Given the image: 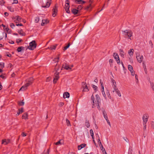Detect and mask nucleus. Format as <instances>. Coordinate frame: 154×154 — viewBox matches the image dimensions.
I'll use <instances>...</instances> for the list:
<instances>
[{
	"instance_id": "obj_1",
	"label": "nucleus",
	"mask_w": 154,
	"mask_h": 154,
	"mask_svg": "<svg viewBox=\"0 0 154 154\" xmlns=\"http://www.w3.org/2000/svg\"><path fill=\"white\" fill-rule=\"evenodd\" d=\"M122 33L125 38L131 39V37L133 35V33L131 30H125L124 31H122Z\"/></svg>"
},
{
	"instance_id": "obj_2",
	"label": "nucleus",
	"mask_w": 154,
	"mask_h": 154,
	"mask_svg": "<svg viewBox=\"0 0 154 154\" xmlns=\"http://www.w3.org/2000/svg\"><path fill=\"white\" fill-rule=\"evenodd\" d=\"M96 101H95V104H96L98 109H100L99 105L101 104L100 98L99 95L98 94L96 95Z\"/></svg>"
},
{
	"instance_id": "obj_3",
	"label": "nucleus",
	"mask_w": 154,
	"mask_h": 154,
	"mask_svg": "<svg viewBox=\"0 0 154 154\" xmlns=\"http://www.w3.org/2000/svg\"><path fill=\"white\" fill-rule=\"evenodd\" d=\"M36 47V44L35 40L32 41L29 43V46H28V48L31 50H33Z\"/></svg>"
},
{
	"instance_id": "obj_4",
	"label": "nucleus",
	"mask_w": 154,
	"mask_h": 154,
	"mask_svg": "<svg viewBox=\"0 0 154 154\" xmlns=\"http://www.w3.org/2000/svg\"><path fill=\"white\" fill-rule=\"evenodd\" d=\"M136 58L138 62L140 63H141L143 59V56L140 55V53L138 52L136 53Z\"/></svg>"
},
{
	"instance_id": "obj_5",
	"label": "nucleus",
	"mask_w": 154,
	"mask_h": 154,
	"mask_svg": "<svg viewBox=\"0 0 154 154\" xmlns=\"http://www.w3.org/2000/svg\"><path fill=\"white\" fill-rule=\"evenodd\" d=\"M82 88H83L82 91H83L88 92L89 91L88 87L85 82H83L82 83Z\"/></svg>"
},
{
	"instance_id": "obj_6",
	"label": "nucleus",
	"mask_w": 154,
	"mask_h": 154,
	"mask_svg": "<svg viewBox=\"0 0 154 154\" xmlns=\"http://www.w3.org/2000/svg\"><path fill=\"white\" fill-rule=\"evenodd\" d=\"M69 1L68 0H66V1L65 9L66 12L68 13H69L70 12V11L69 10Z\"/></svg>"
},
{
	"instance_id": "obj_7",
	"label": "nucleus",
	"mask_w": 154,
	"mask_h": 154,
	"mask_svg": "<svg viewBox=\"0 0 154 154\" xmlns=\"http://www.w3.org/2000/svg\"><path fill=\"white\" fill-rule=\"evenodd\" d=\"M113 56L115 59H116L117 63L119 64H120V62L118 54L116 53H114L113 54Z\"/></svg>"
},
{
	"instance_id": "obj_8",
	"label": "nucleus",
	"mask_w": 154,
	"mask_h": 154,
	"mask_svg": "<svg viewBox=\"0 0 154 154\" xmlns=\"http://www.w3.org/2000/svg\"><path fill=\"white\" fill-rule=\"evenodd\" d=\"M51 4V2L50 1H47L45 3H43L42 7L44 8H49Z\"/></svg>"
},
{
	"instance_id": "obj_9",
	"label": "nucleus",
	"mask_w": 154,
	"mask_h": 154,
	"mask_svg": "<svg viewBox=\"0 0 154 154\" xmlns=\"http://www.w3.org/2000/svg\"><path fill=\"white\" fill-rule=\"evenodd\" d=\"M59 72H57V71H56V72L54 74L55 77L54 78L53 80V82L54 84L56 83L57 81L58 80V79L59 78Z\"/></svg>"
},
{
	"instance_id": "obj_10",
	"label": "nucleus",
	"mask_w": 154,
	"mask_h": 154,
	"mask_svg": "<svg viewBox=\"0 0 154 154\" xmlns=\"http://www.w3.org/2000/svg\"><path fill=\"white\" fill-rule=\"evenodd\" d=\"M12 19L15 22H16V21H20L21 19V17L19 16H17L12 17Z\"/></svg>"
},
{
	"instance_id": "obj_11",
	"label": "nucleus",
	"mask_w": 154,
	"mask_h": 154,
	"mask_svg": "<svg viewBox=\"0 0 154 154\" xmlns=\"http://www.w3.org/2000/svg\"><path fill=\"white\" fill-rule=\"evenodd\" d=\"M148 116L146 115H144L143 117V125L146 124V123L148 121Z\"/></svg>"
},
{
	"instance_id": "obj_12",
	"label": "nucleus",
	"mask_w": 154,
	"mask_h": 154,
	"mask_svg": "<svg viewBox=\"0 0 154 154\" xmlns=\"http://www.w3.org/2000/svg\"><path fill=\"white\" fill-rule=\"evenodd\" d=\"M62 68H64L66 70H70L71 69V68L69 67L68 65L66 63L63 64L62 66Z\"/></svg>"
},
{
	"instance_id": "obj_13",
	"label": "nucleus",
	"mask_w": 154,
	"mask_h": 154,
	"mask_svg": "<svg viewBox=\"0 0 154 154\" xmlns=\"http://www.w3.org/2000/svg\"><path fill=\"white\" fill-rule=\"evenodd\" d=\"M57 12V7L55 6V7H54L53 9V13L52 14V16L54 17H55L56 15V13Z\"/></svg>"
},
{
	"instance_id": "obj_14",
	"label": "nucleus",
	"mask_w": 154,
	"mask_h": 154,
	"mask_svg": "<svg viewBox=\"0 0 154 154\" xmlns=\"http://www.w3.org/2000/svg\"><path fill=\"white\" fill-rule=\"evenodd\" d=\"M74 2L76 4H83L85 3V2L82 0H74Z\"/></svg>"
},
{
	"instance_id": "obj_15",
	"label": "nucleus",
	"mask_w": 154,
	"mask_h": 154,
	"mask_svg": "<svg viewBox=\"0 0 154 154\" xmlns=\"http://www.w3.org/2000/svg\"><path fill=\"white\" fill-rule=\"evenodd\" d=\"M10 142V140L8 139H3L2 140V143L4 144L5 145H6L8 143Z\"/></svg>"
},
{
	"instance_id": "obj_16",
	"label": "nucleus",
	"mask_w": 154,
	"mask_h": 154,
	"mask_svg": "<svg viewBox=\"0 0 154 154\" xmlns=\"http://www.w3.org/2000/svg\"><path fill=\"white\" fill-rule=\"evenodd\" d=\"M134 52L133 49H131L128 51V53L130 57H132L133 55Z\"/></svg>"
},
{
	"instance_id": "obj_17",
	"label": "nucleus",
	"mask_w": 154,
	"mask_h": 154,
	"mask_svg": "<svg viewBox=\"0 0 154 154\" xmlns=\"http://www.w3.org/2000/svg\"><path fill=\"white\" fill-rule=\"evenodd\" d=\"M49 22V20L48 19H43L42 20V25L43 26H44L45 24L48 23Z\"/></svg>"
},
{
	"instance_id": "obj_18",
	"label": "nucleus",
	"mask_w": 154,
	"mask_h": 154,
	"mask_svg": "<svg viewBox=\"0 0 154 154\" xmlns=\"http://www.w3.org/2000/svg\"><path fill=\"white\" fill-rule=\"evenodd\" d=\"M33 79L32 77H30L26 80V82H28L31 85L33 82Z\"/></svg>"
},
{
	"instance_id": "obj_19",
	"label": "nucleus",
	"mask_w": 154,
	"mask_h": 154,
	"mask_svg": "<svg viewBox=\"0 0 154 154\" xmlns=\"http://www.w3.org/2000/svg\"><path fill=\"white\" fill-rule=\"evenodd\" d=\"M120 52V55L123 58H124L125 57V53L123 51V50L122 49H120L119 50Z\"/></svg>"
},
{
	"instance_id": "obj_20",
	"label": "nucleus",
	"mask_w": 154,
	"mask_h": 154,
	"mask_svg": "<svg viewBox=\"0 0 154 154\" xmlns=\"http://www.w3.org/2000/svg\"><path fill=\"white\" fill-rule=\"evenodd\" d=\"M86 146L85 143H83L78 146V149L80 150L82 148H84Z\"/></svg>"
},
{
	"instance_id": "obj_21",
	"label": "nucleus",
	"mask_w": 154,
	"mask_h": 154,
	"mask_svg": "<svg viewBox=\"0 0 154 154\" xmlns=\"http://www.w3.org/2000/svg\"><path fill=\"white\" fill-rule=\"evenodd\" d=\"M69 94L68 92H65L63 94V97L64 98H69Z\"/></svg>"
},
{
	"instance_id": "obj_22",
	"label": "nucleus",
	"mask_w": 154,
	"mask_h": 154,
	"mask_svg": "<svg viewBox=\"0 0 154 154\" xmlns=\"http://www.w3.org/2000/svg\"><path fill=\"white\" fill-rule=\"evenodd\" d=\"M28 115L27 113H24L22 116V118L23 119H28Z\"/></svg>"
},
{
	"instance_id": "obj_23",
	"label": "nucleus",
	"mask_w": 154,
	"mask_h": 154,
	"mask_svg": "<svg viewBox=\"0 0 154 154\" xmlns=\"http://www.w3.org/2000/svg\"><path fill=\"white\" fill-rule=\"evenodd\" d=\"M26 86V85H24L23 86H22L19 90V92L21 91H24L26 90L27 88Z\"/></svg>"
},
{
	"instance_id": "obj_24",
	"label": "nucleus",
	"mask_w": 154,
	"mask_h": 154,
	"mask_svg": "<svg viewBox=\"0 0 154 154\" xmlns=\"http://www.w3.org/2000/svg\"><path fill=\"white\" fill-rule=\"evenodd\" d=\"M23 111V108H21L20 109H19L18 112H17L16 114L17 116H18L20 114L22 113Z\"/></svg>"
},
{
	"instance_id": "obj_25",
	"label": "nucleus",
	"mask_w": 154,
	"mask_h": 154,
	"mask_svg": "<svg viewBox=\"0 0 154 154\" xmlns=\"http://www.w3.org/2000/svg\"><path fill=\"white\" fill-rule=\"evenodd\" d=\"M102 112H103V116H104V118L106 120V119H108V118L107 117V115L106 113V112H105V111L104 110H103L102 111Z\"/></svg>"
},
{
	"instance_id": "obj_26",
	"label": "nucleus",
	"mask_w": 154,
	"mask_h": 154,
	"mask_svg": "<svg viewBox=\"0 0 154 154\" xmlns=\"http://www.w3.org/2000/svg\"><path fill=\"white\" fill-rule=\"evenodd\" d=\"M24 49V47L22 46H20L17 49V51L18 52H20L22 50Z\"/></svg>"
},
{
	"instance_id": "obj_27",
	"label": "nucleus",
	"mask_w": 154,
	"mask_h": 154,
	"mask_svg": "<svg viewBox=\"0 0 154 154\" xmlns=\"http://www.w3.org/2000/svg\"><path fill=\"white\" fill-rule=\"evenodd\" d=\"M72 12L73 14L75 15L77 14L78 12V10L76 9H73L72 10Z\"/></svg>"
},
{
	"instance_id": "obj_28",
	"label": "nucleus",
	"mask_w": 154,
	"mask_h": 154,
	"mask_svg": "<svg viewBox=\"0 0 154 154\" xmlns=\"http://www.w3.org/2000/svg\"><path fill=\"white\" fill-rule=\"evenodd\" d=\"M85 125L88 128L90 126V123L88 120H86L85 122Z\"/></svg>"
},
{
	"instance_id": "obj_29",
	"label": "nucleus",
	"mask_w": 154,
	"mask_h": 154,
	"mask_svg": "<svg viewBox=\"0 0 154 154\" xmlns=\"http://www.w3.org/2000/svg\"><path fill=\"white\" fill-rule=\"evenodd\" d=\"M112 88H116V82L114 80L112 79Z\"/></svg>"
},
{
	"instance_id": "obj_30",
	"label": "nucleus",
	"mask_w": 154,
	"mask_h": 154,
	"mask_svg": "<svg viewBox=\"0 0 154 154\" xmlns=\"http://www.w3.org/2000/svg\"><path fill=\"white\" fill-rule=\"evenodd\" d=\"M128 70L130 71H133V69L132 66L130 65H128Z\"/></svg>"
},
{
	"instance_id": "obj_31",
	"label": "nucleus",
	"mask_w": 154,
	"mask_h": 154,
	"mask_svg": "<svg viewBox=\"0 0 154 154\" xmlns=\"http://www.w3.org/2000/svg\"><path fill=\"white\" fill-rule=\"evenodd\" d=\"M102 91V94H103V96L104 97V98L105 99H106V94L105 92L104 91V90H102V91Z\"/></svg>"
},
{
	"instance_id": "obj_32",
	"label": "nucleus",
	"mask_w": 154,
	"mask_h": 154,
	"mask_svg": "<svg viewBox=\"0 0 154 154\" xmlns=\"http://www.w3.org/2000/svg\"><path fill=\"white\" fill-rule=\"evenodd\" d=\"M94 97L93 95H92L91 96V100L92 101V103H93V106H94V104L95 103L94 102Z\"/></svg>"
},
{
	"instance_id": "obj_33",
	"label": "nucleus",
	"mask_w": 154,
	"mask_h": 154,
	"mask_svg": "<svg viewBox=\"0 0 154 154\" xmlns=\"http://www.w3.org/2000/svg\"><path fill=\"white\" fill-rule=\"evenodd\" d=\"M66 121L67 125L68 126H71V125L70 124L69 121L67 119H66Z\"/></svg>"
},
{
	"instance_id": "obj_34",
	"label": "nucleus",
	"mask_w": 154,
	"mask_h": 154,
	"mask_svg": "<svg viewBox=\"0 0 154 154\" xmlns=\"http://www.w3.org/2000/svg\"><path fill=\"white\" fill-rule=\"evenodd\" d=\"M18 32L22 36H24L25 35V34L23 32L22 30L19 31Z\"/></svg>"
},
{
	"instance_id": "obj_35",
	"label": "nucleus",
	"mask_w": 154,
	"mask_h": 154,
	"mask_svg": "<svg viewBox=\"0 0 154 154\" xmlns=\"http://www.w3.org/2000/svg\"><path fill=\"white\" fill-rule=\"evenodd\" d=\"M57 45H53L51 46L50 47V49L51 50H54L55 49Z\"/></svg>"
},
{
	"instance_id": "obj_36",
	"label": "nucleus",
	"mask_w": 154,
	"mask_h": 154,
	"mask_svg": "<svg viewBox=\"0 0 154 154\" xmlns=\"http://www.w3.org/2000/svg\"><path fill=\"white\" fill-rule=\"evenodd\" d=\"M59 58V57H57L56 58L54 59L53 61H54L55 62H58Z\"/></svg>"
},
{
	"instance_id": "obj_37",
	"label": "nucleus",
	"mask_w": 154,
	"mask_h": 154,
	"mask_svg": "<svg viewBox=\"0 0 154 154\" xmlns=\"http://www.w3.org/2000/svg\"><path fill=\"white\" fill-rule=\"evenodd\" d=\"M69 46H70V44L69 43L67 45L64 47L63 48V50L64 51H65L67 49V48H68L69 47Z\"/></svg>"
},
{
	"instance_id": "obj_38",
	"label": "nucleus",
	"mask_w": 154,
	"mask_h": 154,
	"mask_svg": "<svg viewBox=\"0 0 154 154\" xmlns=\"http://www.w3.org/2000/svg\"><path fill=\"white\" fill-rule=\"evenodd\" d=\"M62 140H60L59 141H58L56 143H55V144L56 145H61V143L60 141Z\"/></svg>"
},
{
	"instance_id": "obj_39",
	"label": "nucleus",
	"mask_w": 154,
	"mask_h": 154,
	"mask_svg": "<svg viewBox=\"0 0 154 154\" xmlns=\"http://www.w3.org/2000/svg\"><path fill=\"white\" fill-rule=\"evenodd\" d=\"M101 150L103 153V154H107V153H106L105 149L104 148L103 149H101Z\"/></svg>"
},
{
	"instance_id": "obj_40",
	"label": "nucleus",
	"mask_w": 154,
	"mask_h": 154,
	"mask_svg": "<svg viewBox=\"0 0 154 154\" xmlns=\"http://www.w3.org/2000/svg\"><path fill=\"white\" fill-rule=\"evenodd\" d=\"M0 67L3 68L4 67V63H0Z\"/></svg>"
},
{
	"instance_id": "obj_41",
	"label": "nucleus",
	"mask_w": 154,
	"mask_h": 154,
	"mask_svg": "<svg viewBox=\"0 0 154 154\" xmlns=\"http://www.w3.org/2000/svg\"><path fill=\"white\" fill-rule=\"evenodd\" d=\"M99 146H100V149H103V148H104L103 147V146L101 143V142H99Z\"/></svg>"
},
{
	"instance_id": "obj_42",
	"label": "nucleus",
	"mask_w": 154,
	"mask_h": 154,
	"mask_svg": "<svg viewBox=\"0 0 154 154\" xmlns=\"http://www.w3.org/2000/svg\"><path fill=\"white\" fill-rule=\"evenodd\" d=\"M82 6L81 5H80L78 6V7L77 8V10H78V11H79L81 10L82 9Z\"/></svg>"
},
{
	"instance_id": "obj_43",
	"label": "nucleus",
	"mask_w": 154,
	"mask_h": 154,
	"mask_svg": "<svg viewBox=\"0 0 154 154\" xmlns=\"http://www.w3.org/2000/svg\"><path fill=\"white\" fill-rule=\"evenodd\" d=\"M90 133L91 136H93V135H94V132H93V130L91 129L90 130Z\"/></svg>"
},
{
	"instance_id": "obj_44",
	"label": "nucleus",
	"mask_w": 154,
	"mask_h": 154,
	"mask_svg": "<svg viewBox=\"0 0 154 154\" xmlns=\"http://www.w3.org/2000/svg\"><path fill=\"white\" fill-rule=\"evenodd\" d=\"M39 21V17H36L35 20V22L36 23H38V22Z\"/></svg>"
},
{
	"instance_id": "obj_45",
	"label": "nucleus",
	"mask_w": 154,
	"mask_h": 154,
	"mask_svg": "<svg viewBox=\"0 0 154 154\" xmlns=\"http://www.w3.org/2000/svg\"><path fill=\"white\" fill-rule=\"evenodd\" d=\"M24 102L23 101H21L19 102L18 104L20 106H23L24 105Z\"/></svg>"
},
{
	"instance_id": "obj_46",
	"label": "nucleus",
	"mask_w": 154,
	"mask_h": 154,
	"mask_svg": "<svg viewBox=\"0 0 154 154\" xmlns=\"http://www.w3.org/2000/svg\"><path fill=\"white\" fill-rule=\"evenodd\" d=\"M113 88V89L112 90V92L114 93L115 92V91H116V90H117L118 89L117 88V87H116V88Z\"/></svg>"
},
{
	"instance_id": "obj_47",
	"label": "nucleus",
	"mask_w": 154,
	"mask_h": 154,
	"mask_svg": "<svg viewBox=\"0 0 154 154\" xmlns=\"http://www.w3.org/2000/svg\"><path fill=\"white\" fill-rule=\"evenodd\" d=\"M10 27L12 29H13L15 26V25L13 23H11L10 24Z\"/></svg>"
},
{
	"instance_id": "obj_48",
	"label": "nucleus",
	"mask_w": 154,
	"mask_h": 154,
	"mask_svg": "<svg viewBox=\"0 0 154 154\" xmlns=\"http://www.w3.org/2000/svg\"><path fill=\"white\" fill-rule=\"evenodd\" d=\"M5 3V2L3 0H0V4L1 5H3Z\"/></svg>"
},
{
	"instance_id": "obj_49",
	"label": "nucleus",
	"mask_w": 154,
	"mask_h": 154,
	"mask_svg": "<svg viewBox=\"0 0 154 154\" xmlns=\"http://www.w3.org/2000/svg\"><path fill=\"white\" fill-rule=\"evenodd\" d=\"M22 41V40L21 39H17V40H16L17 43H19L21 42Z\"/></svg>"
},
{
	"instance_id": "obj_50",
	"label": "nucleus",
	"mask_w": 154,
	"mask_h": 154,
	"mask_svg": "<svg viewBox=\"0 0 154 154\" xmlns=\"http://www.w3.org/2000/svg\"><path fill=\"white\" fill-rule=\"evenodd\" d=\"M92 87L94 88V89L96 91L97 89V87L95 85H92Z\"/></svg>"
},
{
	"instance_id": "obj_51",
	"label": "nucleus",
	"mask_w": 154,
	"mask_h": 154,
	"mask_svg": "<svg viewBox=\"0 0 154 154\" xmlns=\"http://www.w3.org/2000/svg\"><path fill=\"white\" fill-rule=\"evenodd\" d=\"M106 94L108 96V97L109 98V99H111V97L110 95V93H109V91H108L107 92H106Z\"/></svg>"
},
{
	"instance_id": "obj_52",
	"label": "nucleus",
	"mask_w": 154,
	"mask_h": 154,
	"mask_svg": "<svg viewBox=\"0 0 154 154\" xmlns=\"http://www.w3.org/2000/svg\"><path fill=\"white\" fill-rule=\"evenodd\" d=\"M116 93L118 95V96H119V97L121 96V94L120 92V91H119V90L118 91H117V92Z\"/></svg>"
},
{
	"instance_id": "obj_53",
	"label": "nucleus",
	"mask_w": 154,
	"mask_h": 154,
	"mask_svg": "<svg viewBox=\"0 0 154 154\" xmlns=\"http://www.w3.org/2000/svg\"><path fill=\"white\" fill-rule=\"evenodd\" d=\"M16 23V25L17 26H23V25L21 23H20V24H18V23H17V22H15Z\"/></svg>"
},
{
	"instance_id": "obj_54",
	"label": "nucleus",
	"mask_w": 154,
	"mask_h": 154,
	"mask_svg": "<svg viewBox=\"0 0 154 154\" xmlns=\"http://www.w3.org/2000/svg\"><path fill=\"white\" fill-rule=\"evenodd\" d=\"M30 85H31L27 82H26V83L25 84V85H26V86L27 88Z\"/></svg>"
},
{
	"instance_id": "obj_55",
	"label": "nucleus",
	"mask_w": 154,
	"mask_h": 154,
	"mask_svg": "<svg viewBox=\"0 0 154 154\" xmlns=\"http://www.w3.org/2000/svg\"><path fill=\"white\" fill-rule=\"evenodd\" d=\"M10 11H11L12 12L14 11L13 9L11 8V7H8Z\"/></svg>"
},
{
	"instance_id": "obj_56",
	"label": "nucleus",
	"mask_w": 154,
	"mask_h": 154,
	"mask_svg": "<svg viewBox=\"0 0 154 154\" xmlns=\"http://www.w3.org/2000/svg\"><path fill=\"white\" fill-rule=\"evenodd\" d=\"M131 75L133 76H134V75H136L135 74V72L134 71H131Z\"/></svg>"
},
{
	"instance_id": "obj_57",
	"label": "nucleus",
	"mask_w": 154,
	"mask_h": 154,
	"mask_svg": "<svg viewBox=\"0 0 154 154\" xmlns=\"http://www.w3.org/2000/svg\"><path fill=\"white\" fill-rule=\"evenodd\" d=\"M49 149H48L47 152H44L42 154H49Z\"/></svg>"
},
{
	"instance_id": "obj_58",
	"label": "nucleus",
	"mask_w": 154,
	"mask_h": 154,
	"mask_svg": "<svg viewBox=\"0 0 154 154\" xmlns=\"http://www.w3.org/2000/svg\"><path fill=\"white\" fill-rule=\"evenodd\" d=\"M135 75V79L137 80V81H136V82H137L138 81V79L137 75V74Z\"/></svg>"
},
{
	"instance_id": "obj_59",
	"label": "nucleus",
	"mask_w": 154,
	"mask_h": 154,
	"mask_svg": "<svg viewBox=\"0 0 154 154\" xmlns=\"http://www.w3.org/2000/svg\"><path fill=\"white\" fill-rule=\"evenodd\" d=\"M106 120V121H107V123L110 126H111V124H110V122H109V120H108V119Z\"/></svg>"
},
{
	"instance_id": "obj_60",
	"label": "nucleus",
	"mask_w": 154,
	"mask_h": 154,
	"mask_svg": "<svg viewBox=\"0 0 154 154\" xmlns=\"http://www.w3.org/2000/svg\"><path fill=\"white\" fill-rule=\"evenodd\" d=\"M18 3L17 0H14V2L13 4H17Z\"/></svg>"
},
{
	"instance_id": "obj_61",
	"label": "nucleus",
	"mask_w": 154,
	"mask_h": 154,
	"mask_svg": "<svg viewBox=\"0 0 154 154\" xmlns=\"http://www.w3.org/2000/svg\"><path fill=\"white\" fill-rule=\"evenodd\" d=\"M3 35H5V38H6L7 37V33L5 32H3L2 33Z\"/></svg>"
},
{
	"instance_id": "obj_62",
	"label": "nucleus",
	"mask_w": 154,
	"mask_h": 154,
	"mask_svg": "<svg viewBox=\"0 0 154 154\" xmlns=\"http://www.w3.org/2000/svg\"><path fill=\"white\" fill-rule=\"evenodd\" d=\"M90 8H91V4H90V5H88L87 7V9H88Z\"/></svg>"
},
{
	"instance_id": "obj_63",
	"label": "nucleus",
	"mask_w": 154,
	"mask_h": 154,
	"mask_svg": "<svg viewBox=\"0 0 154 154\" xmlns=\"http://www.w3.org/2000/svg\"><path fill=\"white\" fill-rule=\"evenodd\" d=\"M100 86H103V81L101 80H100Z\"/></svg>"
},
{
	"instance_id": "obj_64",
	"label": "nucleus",
	"mask_w": 154,
	"mask_h": 154,
	"mask_svg": "<svg viewBox=\"0 0 154 154\" xmlns=\"http://www.w3.org/2000/svg\"><path fill=\"white\" fill-rule=\"evenodd\" d=\"M152 127L154 129V122H152Z\"/></svg>"
}]
</instances>
